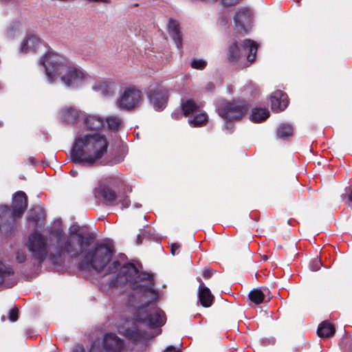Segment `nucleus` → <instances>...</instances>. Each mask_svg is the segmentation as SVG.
<instances>
[{
  "instance_id": "obj_20",
  "label": "nucleus",
  "mask_w": 352,
  "mask_h": 352,
  "mask_svg": "<svg viewBox=\"0 0 352 352\" xmlns=\"http://www.w3.org/2000/svg\"><path fill=\"white\" fill-rule=\"evenodd\" d=\"M198 298L201 306L206 308L212 306L214 300V296L207 287H203L201 289H199Z\"/></svg>"
},
{
  "instance_id": "obj_36",
  "label": "nucleus",
  "mask_w": 352,
  "mask_h": 352,
  "mask_svg": "<svg viewBox=\"0 0 352 352\" xmlns=\"http://www.w3.org/2000/svg\"><path fill=\"white\" fill-rule=\"evenodd\" d=\"M321 265H322L321 261L319 260L318 258H315L311 262V263L309 265V267L311 271L316 272L318 270H320Z\"/></svg>"
},
{
  "instance_id": "obj_47",
  "label": "nucleus",
  "mask_w": 352,
  "mask_h": 352,
  "mask_svg": "<svg viewBox=\"0 0 352 352\" xmlns=\"http://www.w3.org/2000/svg\"><path fill=\"white\" fill-rule=\"evenodd\" d=\"M77 171L76 170H72L70 171V174L71 175H72L73 177H76L77 175Z\"/></svg>"
},
{
  "instance_id": "obj_4",
  "label": "nucleus",
  "mask_w": 352,
  "mask_h": 352,
  "mask_svg": "<svg viewBox=\"0 0 352 352\" xmlns=\"http://www.w3.org/2000/svg\"><path fill=\"white\" fill-rule=\"evenodd\" d=\"M41 63L51 82L56 77L60 76L61 81L67 87H75L84 80L83 73L58 54L48 52L41 59Z\"/></svg>"
},
{
  "instance_id": "obj_43",
  "label": "nucleus",
  "mask_w": 352,
  "mask_h": 352,
  "mask_svg": "<svg viewBox=\"0 0 352 352\" xmlns=\"http://www.w3.org/2000/svg\"><path fill=\"white\" fill-rule=\"evenodd\" d=\"M164 352H181L179 350L176 349L175 347L170 346L166 348Z\"/></svg>"
},
{
  "instance_id": "obj_51",
  "label": "nucleus",
  "mask_w": 352,
  "mask_h": 352,
  "mask_svg": "<svg viewBox=\"0 0 352 352\" xmlns=\"http://www.w3.org/2000/svg\"><path fill=\"white\" fill-rule=\"evenodd\" d=\"M120 258H126L125 254L122 255V256H120Z\"/></svg>"
},
{
  "instance_id": "obj_29",
  "label": "nucleus",
  "mask_w": 352,
  "mask_h": 352,
  "mask_svg": "<svg viewBox=\"0 0 352 352\" xmlns=\"http://www.w3.org/2000/svg\"><path fill=\"white\" fill-rule=\"evenodd\" d=\"M265 294L259 289L251 290L248 294L249 300L255 305H259L264 302Z\"/></svg>"
},
{
  "instance_id": "obj_33",
  "label": "nucleus",
  "mask_w": 352,
  "mask_h": 352,
  "mask_svg": "<svg viewBox=\"0 0 352 352\" xmlns=\"http://www.w3.org/2000/svg\"><path fill=\"white\" fill-rule=\"evenodd\" d=\"M14 274V271L12 268L7 267L0 261V285H2L4 278L6 276Z\"/></svg>"
},
{
  "instance_id": "obj_34",
  "label": "nucleus",
  "mask_w": 352,
  "mask_h": 352,
  "mask_svg": "<svg viewBox=\"0 0 352 352\" xmlns=\"http://www.w3.org/2000/svg\"><path fill=\"white\" fill-rule=\"evenodd\" d=\"M192 68L199 70H203L207 65V62L203 59L193 58L190 62Z\"/></svg>"
},
{
  "instance_id": "obj_26",
  "label": "nucleus",
  "mask_w": 352,
  "mask_h": 352,
  "mask_svg": "<svg viewBox=\"0 0 352 352\" xmlns=\"http://www.w3.org/2000/svg\"><path fill=\"white\" fill-rule=\"evenodd\" d=\"M270 116V111L266 108L256 107L252 109L250 120L256 123L265 120Z\"/></svg>"
},
{
  "instance_id": "obj_10",
  "label": "nucleus",
  "mask_w": 352,
  "mask_h": 352,
  "mask_svg": "<svg viewBox=\"0 0 352 352\" xmlns=\"http://www.w3.org/2000/svg\"><path fill=\"white\" fill-rule=\"evenodd\" d=\"M142 92L135 87L126 88L117 101V106L120 110L133 111L141 102Z\"/></svg>"
},
{
  "instance_id": "obj_17",
  "label": "nucleus",
  "mask_w": 352,
  "mask_h": 352,
  "mask_svg": "<svg viewBox=\"0 0 352 352\" xmlns=\"http://www.w3.org/2000/svg\"><path fill=\"white\" fill-rule=\"evenodd\" d=\"M60 118L64 122L74 124L80 118L82 113L75 107H64L60 111Z\"/></svg>"
},
{
  "instance_id": "obj_41",
  "label": "nucleus",
  "mask_w": 352,
  "mask_h": 352,
  "mask_svg": "<svg viewBox=\"0 0 352 352\" xmlns=\"http://www.w3.org/2000/svg\"><path fill=\"white\" fill-rule=\"evenodd\" d=\"M181 245L178 243H175L171 244L170 252L171 254L174 256L179 253L178 250H179Z\"/></svg>"
},
{
  "instance_id": "obj_22",
  "label": "nucleus",
  "mask_w": 352,
  "mask_h": 352,
  "mask_svg": "<svg viewBox=\"0 0 352 352\" xmlns=\"http://www.w3.org/2000/svg\"><path fill=\"white\" fill-rule=\"evenodd\" d=\"M241 58V50L238 41L234 39L227 50V59L230 63H236Z\"/></svg>"
},
{
  "instance_id": "obj_44",
  "label": "nucleus",
  "mask_w": 352,
  "mask_h": 352,
  "mask_svg": "<svg viewBox=\"0 0 352 352\" xmlns=\"http://www.w3.org/2000/svg\"><path fill=\"white\" fill-rule=\"evenodd\" d=\"M197 280L199 283V289H201L203 287H206L200 277H197Z\"/></svg>"
},
{
  "instance_id": "obj_30",
  "label": "nucleus",
  "mask_w": 352,
  "mask_h": 352,
  "mask_svg": "<svg viewBox=\"0 0 352 352\" xmlns=\"http://www.w3.org/2000/svg\"><path fill=\"white\" fill-rule=\"evenodd\" d=\"M208 122V116L206 113H199L189 119L188 122L192 127H199L205 125Z\"/></svg>"
},
{
  "instance_id": "obj_23",
  "label": "nucleus",
  "mask_w": 352,
  "mask_h": 352,
  "mask_svg": "<svg viewBox=\"0 0 352 352\" xmlns=\"http://www.w3.org/2000/svg\"><path fill=\"white\" fill-rule=\"evenodd\" d=\"M45 219V212L42 208L34 207L30 209L28 221L32 223L35 227H38L40 221Z\"/></svg>"
},
{
  "instance_id": "obj_15",
  "label": "nucleus",
  "mask_w": 352,
  "mask_h": 352,
  "mask_svg": "<svg viewBox=\"0 0 352 352\" xmlns=\"http://www.w3.org/2000/svg\"><path fill=\"white\" fill-rule=\"evenodd\" d=\"M271 108L273 111L278 113L284 111L289 104L287 94L281 90H276L270 96Z\"/></svg>"
},
{
  "instance_id": "obj_5",
  "label": "nucleus",
  "mask_w": 352,
  "mask_h": 352,
  "mask_svg": "<svg viewBox=\"0 0 352 352\" xmlns=\"http://www.w3.org/2000/svg\"><path fill=\"white\" fill-rule=\"evenodd\" d=\"M87 249L82 259L78 263L80 271H89L91 269L101 272L112 259L115 252L113 245L110 242H97L94 246Z\"/></svg>"
},
{
  "instance_id": "obj_37",
  "label": "nucleus",
  "mask_w": 352,
  "mask_h": 352,
  "mask_svg": "<svg viewBox=\"0 0 352 352\" xmlns=\"http://www.w3.org/2000/svg\"><path fill=\"white\" fill-rule=\"evenodd\" d=\"M118 204H120L122 208H128L131 204V201L127 196L119 197L118 199Z\"/></svg>"
},
{
  "instance_id": "obj_2",
  "label": "nucleus",
  "mask_w": 352,
  "mask_h": 352,
  "mask_svg": "<svg viewBox=\"0 0 352 352\" xmlns=\"http://www.w3.org/2000/svg\"><path fill=\"white\" fill-rule=\"evenodd\" d=\"M69 236H64L62 231H56V252L50 253V259L54 265H60L63 257L78 258L90 247L96 239V234L87 228L80 229L78 224L72 225L69 230Z\"/></svg>"
},
{
  "instance_id": "obj_52",
  "label": "nucleus",
  "mask_w": 352,
  "mask_h": 352,
  "mask_svg": "<svg viewBox=\"0 0 352 352\" xmlns=\"http://www.w3.org/2000/svg\"><path fill=\"white\" fill-rule=\"evenodd\" d=\"M1 320H2L3 321H4V320H6V319H5V316H3L1 317Z\"/></svg>"
},
{
  "instance_id": "obj_21",
  "label": "nucleus",
  "mask_w": 352,
  "mask_h": 352,
  "mask_svg": "<svg viewBox=\"0 0 352 352\" xmlns=\"http://www.w3.org/2000/svg\"><path fill=\"white\" fill-rule=\"evenodd\" d=\"M242 46L245 50H248L247 60L251 63H253L256 59L258 44L252 39L246 38L243 41Z\"/></svg>"
},
{
  "instance_id": "obj_39",
  "label": "nucleus",
  "mask_w": 352,
  "mask_h": 352,
  "mask_svg": "<svg viewBox=\"0 0 352 352\" xmlns=\"http://www.w3.org/2000/svg\"><path fill=\"white\" fill-rule=\"evenodd\" d=\"M343 350L344 352H352V336L346 339Z\"/></svg>"
},
{
  "instance_id": "obj_13",
  "label": "nucleus",
  "mask_w": 352,
  "mask_h": 352,
  "mask_svg": "<svg viewBox=\"0 0 352 352\" xmlns=\"http://www.w3.org/2000/svg\"><path fill=\"white\" fill-rule=\"evenodd\" d=\"M236 29L239 32H247L252 22V13L248 8H243L236 12L234 16Z\"/></svg>"
},
{
  "instance_id": "obj_49",
  "label": "nucleus",
  "mask_w": 352,
  "mask_h": 352,
  "mask_svg": "<svg viewBox=\"0 0 352 352\" xmlns=\"http://www.w3.org/2000/svg\"><path fill=\"white\" fill-rule=\"evenodd\" d=\"M208 86H210V89H212V88H213V85H212V83H209V84L208 85Z\"/></svg>"
},
{
  "instance_id": "obj_31",
  "label": "nucleus",
  "mask_w": 352,
  "mask_h": 352,
  "mask_svg": "<svg viewBox=\"0 0 352 352\" xmlns=\"http://www.w3.org/2000/svg\"><path fill=\"white\" fill-rule=\"evenodd\" d=\"M108 128L113 131H118L122 125V119L117 116H111L106 120Z\"/></svg>"
},
{
  "instance_id": "obj_8",
  "label": "nucleus",
  "mask_w": 352,
  "mask_h": 352,
  "mask_svg": "<svg viewBox=\"0 0 352 352\" xmlns=\"http://www.w3.org/2000/svg\"><path fill=\"white\" fill-rule=\"evenodd\" d=\"M122 184V181L119 177L109 176L99 182L98 186L95 188V193L102 198L106 205L115 206L118 205L119 196L112 187H118Z\"/></svg>"
},
{
  "instance_id": "obj_45",
  "label": "nucleus",
  "mask_w": 352,
  "mask_h": 352,
  "mask_svg": "<svg viewBox=\"0 0 352 352\" xmlns=\"http://www.w3.org/2000/svg\"><path fill=\"white\" fill-rule=\"evenodd\" d=\"M348 199L349 201L352 202V188L349 189V192L348 193Z\"/></svg>"
},
{
  "instance_id": "obj_27",
  "label": "nucleus",
  "mask_w": 352,
  "mask_h": 352,
  "mask_svg": "<svg viewBox=\"0 0 352 352\" xmlns=\"http://www.w3.org/2000/svg\"><path fill=\"white\" fill-rule=\"evenodd\" d=\"M181 107L184 115L187 117L196 112L199 109V106L193 100L189 99L183 102Z\"/></svg>"
},
{
  "instance_id": "obj_50",
  "label": "nucleus",
  "mask_w": 352,
  "mask_h": 352,
  "mask_svg": "<svg viewBox=\"0 0 352 352\" xmlns=\"http://www.w3.org/2000/svg\"><path fill=\"white\" fill-rule=\"evenodd\" d=\"M80 349H81V352H84V347L82 346L80 347Z\"/></svg>"
},
{
  "instance_id": "obj_48",
  "label": "nucleus",
  "mask_w": 352,
  "mask_h": 352,
  "mask_svg": "<svg viewBox=\"0 0 352 352\" xmlns=\"http://www.w3.org/2000/svg\"><path fill=\"white\" fill-rule=\"evenodd\" d=\"M172 116H173V117H174L175 119H179V117H180L179 113H173V115H172Z\"/></svg>"
},
{
  "instance_id": "obj_24",
  "label": "nucleus",
  "mask_w": 352,
  "mask_h": 352,
  "mask_svg": "<svg viewBox=\"0 0 352 352\" xmlns=\"http://www.w3.org/2000/svg\"><path fill=\"white\" fill-rule=\"evenodd\" d=\"M335 333L334 325L329 321L321 322L317 330V334L320 338H331L334 336Z\"/></svg>"
},
{
  "instance_id": "obj_18",
  "label": "nucleus",
  "mask_w": 352,
  "mask_h": 352,
  "mask_svg": "<svg viewBox=\"0 0 352 352\" xmlns=\"http://www.w3.org/2000/svg\"><path fill=\"white\" fill-rule=\"evenodd\" d=\"M40 45L41 42L37 37L33 35L28 36L21 43V52L23 53L36 52Z\"/></svg>"
},
{
  "instance_id": "obj_9",
  "label": "nucleus",
  "mask_w": 352,
  "mask_h": 352,
  "mask_svg": "<svg viewBox=\"0 0 352 352\" xmlns=\"http://www.w3.org/2000/svg\"><path fill=\"white\" fill-rule=\"evenodd\" d=\"M248 109V104L245 101L233 100L220 104L218 113L226 120H240L245 116Z\"/></svg>"
},
{
  "instance_id": "obj_11",
  "label": "nucleus",
  "mask_w": 352,
  "mask_h": 352,
  "mask_svg": "<svg viewBox=\"0 0 352 352\" xmlns=\"http://www.w3.org/2000/svg\"><path fill=\"white\" fill-rule=\"evenodd\" d=\"M28 248L38 261V265H41L47 256L46 238L37 231L34 232L29 237Z\"/></svg>"
},
{
  "instance_id": "obj_28",
  "label": "nucleus",
  "mask_w": 352,
  "mask_h": 352,
  "mask_svg": "<svg viewBox=\"0 0 352 352\" xmlns=\"http://www.w3.org/2000/svg\"><path fill=\"white\" fill-rule=\"evenodd\" d=\"M94 89L96 91H100L104 96H110L113 93L112 84L107 81H101L96 83Z\"/></svg>"
},
{
  "instance_id": "obj_19",
  "label": "nucleus",
  "mask_w": 352,
  "mask_h": 352,
  "mask_svg": "<svg viewBox=\"0 0 352 352\" xmlns=\"http://www.w3.org/2000/svg\"><path fill=\"white\" fill-rule=\"evenodd\" d=\"M124 336L133 342L143 340L146 338L148 334L145 331L140 330L136 327L126 328L124 333Z\"/></svg>"
},
{
  "instance_id": "obj_40",
  "label": "nucleus",
  "mask_w": 352,
  "mask_h": 352,
  "mask_svg": "<svg viewBox=\"0 0 352 352\" xmlns=\"http://www.w3.org/2000/svg\"><path fill=\"white\" fill-rule=\"evenodd\" d=\"M214 271L210 268L205 267L202 272V276L204 278L208 279L212 277Z\"/></svg>"
},
{
  "instance_id": "obj_12",
  "label": "nucleus",
  "mask_w": 352,
  "mask_h": 352,
  "mask_svg": "<svg viewBox=\"0 0 352 352\" xmlns=\"http://www.w3.org/2000/svg\"><path fill=\"white\" fill-rule=\"evenodd\" d=\"M148 98L155 109L161 111L166 106L168 98V91L162 87L150 86Z\"/></svg>"
},
{
  "instance_id": "obj_32",
  "label": "nucleus",
  "mask_w": 352,
  "mask_h": 352,
  "mask_svg": "<svg viewBox=\"0 0 352 352\" xmlns=\"http://www.w3.org/2000/svg\"><path fill=\"white\" fill-rule=\"evenodd\" d=\"M293 135V127L289 124L283 123L277 129V136L285 139Z\"/></svg>"
},
{
  "instance_id": "obj_16",
  "label": "nucleus",
  "mask_w": 352,
  "mask_h": 352,
  "mask_svg": "<svg viewBox=\"0 0 352 352\" xmlns=\"http://www.w3.org/2000/svg\"><path fill=\"white\" fill-rule=\"evenodd\" d=\"M166 30L170 36L174 41L178 49L182 47V34L180 30L179 23L172 18L169 19L166 25Z\"/></svg>"
},
{
  "instance_id": "obj_3",
  "label": "nucleus",
  "mask_w": 352,
  "mask_h": 352,
  "mask_svg": "<svg viewBox=\"0 0 352 352\" xmlns=\"http://www.w3.org/2000/svg\"><path fill=\"white\" fill-rule=\"evenodd\" d=\"M109 143L98 133L80 135L75 139L71 150V160L81 166H93L107 153Z\"/></svg>"
},
{
  "instance_id": "obj_25",
  "label": "nucleus",
  "mask_w": 352,
  "mask_h": 352,
  "mask_svg": "<svg viewBox=\"0 0 352 352\" xmlns=\"http://www.w3.org/2000/svg\"><path fill=\"white\" fill-rule=\"evenodd\" d=\"M84 123L89 130L98 131L102 128L104 120L98 116H89L85 118Z\"/></svg>"
},
{
  "instance_id": "obj_38",
  "label": "nucleus",
  "mask_w": 352,
  "mask_h": 352,
  "mask_svg": "<svg viewBox=\"0 0 352 352\" xmlns=\"http://www.w3.org/2000/svg\"><path fill=\"white\" fill-rule=\"evenodd\" d=\"M26 260V255L22 250H18L16 252V261L19 263H23Z\"/></svg>"
},
{
  "instance_id": "obj_6",
  "label": "nucleus",
  "mask_w": 352,
  "mask_h": 352,
  "mask_svg": "<svg viewBox=\"0 0 352 352\" xmlns=\"http://www.w3.org/2000/svg\"><path fill=\"white\" fill-rule=\"evenodd\" d=\"M28 207V197L23 191H17L13 195L11 208L7 205L0 206V218L10 214L7 232H12L16 228V219L22 217Z\"/></svg>"
},
{
  "instance_id": "obj_46",
  "label": "nucleus",
  "mask_w": 352,
  "mask_h": 352,
  "mask_svg": "<svg viewBox=\"0 0 352 352\" xmlns=\"http://www.w3.org/2000/svg\"><path fill=\"white\" fill-rule=\"evenodd\" d=\"M28 161L30 164L34 165L35 164V162H34V158L33 157H30L28 158Z\"/></svg>"
},
{
  "instance_id": "obj_1",
  "label": "nucleus",
  "mask_w": 352,
  "mask_h": 352,
  "mask_svg": "<svg viewBox=\"0 0 352 352\" xmlns=\"http://www.w3.org/2000/svg\"><path fill=\"white\" fill-rule=\"evenodd\" d=\"M117 273L111 277L108 285L111 287H117L127 282L135 291L142 294H156L155 280L151 272H140L135 265L131 262L121 264L114 261L107 269V274Z\"/></svg>"
},
{
  "instance_id": "obj_42",
  "label": "nucleus",
  "mask_w": 352,
  "mask_h": 352,
  "mask_svg": "<svg viewBox=\"0 0 352 352\" xmlns=\"http://www.w3.org/2000/svg\"><path fill=\"white\" fill-rule=\"evenodd\" d=\"M218 23L220 25L225 26L228 23V18L226 16H222L219 19Z\"/></svg>"
},
{
  "instance_id": "obj_14",
  "label": "nucleus",
  "mask_w": 352,
  "mask_h": 352,
  "mask_svg": "<svg viewBox=\"0 0 352 352\" xmlns=\"http://www.w3.org/2000/svg\"><path fill=\"white\" fill-rule=\"evenodd\" d=\"M102 347L106 352H122L124 341L114 333H106L102 339Z\"/></svg>"
},
{
  "instance_id": "obj_7",
  "label": "nucleus",
  "mask_w": 352,
  "mask_h": 352,
  "mask_svg": "<svg viewBox=\"0 0 352 352\" xmlns=\"http://www.w3.org/2000/svg\"><path fill=\"white\" fill-rule=\"evenodd\" d=\"M133 320L154 329L164 325L166 316L160 307L151 302L139 307L133 315Z\"/></svg>"
},
{
  "instance_id": "obj_35",
  "label": "nucleus",
  "mask_w": 352,
  "mask_h": 352,
  "mask_svg": "<svg viewBox=\"0 0 352 352\" xmlns=\"http://www.w3.org/2000/svg\"><path fill=\"white\" fill-rule=\"evenodd\" d=\"M19 318V309L14 307L10 309L9 313V320L12 322H15Z\"/></svg>"
}]
</instances>
